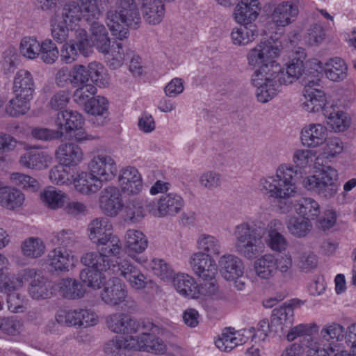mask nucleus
<instances>
[{
	"instance_id": "1",
	"label": "nucleus",
	"mask_w": 356,
	"mask_h": 356,
	"mask_svg": "<svg viewBox=\"0 0 356 356\" xmlns=\"http://www.w3.org/2000/svg\"><path fill=\"white\" fill-rule=\"evenodd\" d=\"M309 151L298 150L293 155L295 168L287 165H280L276 177H269L260 180L263 190L273 198V206L280 213L288 212L291 207L289 198L296 193L295 184L302 177L301 170L307 165Z\"/></svg>"
},
{
	"instance_id": "2",
	"label": "nucleus",
	"mask_w": 356,
	"mask_h": 356,
	"mask_svg": "<svg viewBox=\"0 0 356 356\" xmlns=\"http://www.w3.org/2000/svg\"><path fill=\"white\" fill-rule=\"evenodd\" d=\"M266 232L265 225L261 222H242L236 225L233 232L236 252L249 260L257 257L263 251L262 238Z\"/></svg>"
},
{
	"instance_id": "3",
	"label": "nucleus",
	"mask_w": 356,
	"mask_h": 356,
	"mask_svg": "<svg viewBox=\"0 0 356 356\" xmlns=\"http://www.w3.org/2000/svg\"><path fill=\"white\" fill-rule=\"evenodd\" d=\"M116 9L106 14V24L112 34L119 40L127 38V27L137 29L140 16L136 0H117Z\"/></svg>"
},
{
	"instance_id": "4",
	"label": "nucleus",
	"mask_w": 356,
	"mask_h": 356,
	"mask_svg": "<svg viewBox=\"0 0 356 356\" xmlns=\"http://www.w3.org/2000/svg\"><path fill=\"white\" fill-rule=\"evenodd\" d=\"M281 66L274 59L270 60L256 70L251 81L257 88L256 95L259 102L266 103L272 99L279 90L283 77Z\"/></svg>"
},
{
	"instance_id": "5",
	"label": "nucleus",
	"mask_w": 356,
	"mask_h": 356,
	"mask_svg": "<svg viewBox=\"0 0 356 356\" xmlns=\"http://www.w3.org/2000/svg\"><path fill=\"white\" fill-rule=\"evenodd\" d=\"M337 177V172L334 168L323 165L318 175L305 178L303 185L308 191L317 193L321 197L330 198L338 189Z\"/></svg>"
},
{
	"instance_id": "6",
	"label": "nucleus",
	"mask_w": 356,
	"mask_h": 356,
	"mask_svg": "<svg viewBox=\"0 0 356 356\" xmlns=\"http://www.w3.org/2000/svg\"><path fill=\"white\" fill-rule=\"evenodd\" d=\"M58 130L65 129L67 134L73 136L77 142L95 138L92 135L87 134L83 129L84 120L82 115L75 111L65 110L58 112L55 120Z\"/></svg>"
},
{
	"instance_id": "7",
	"label": "nucleus",
	"mask_w": 356,
	"mask_h": 356,
	"mask_svg": "<svg viewBox=\"0 0 356 356\" xmlns=\"http://www.w3.org/2000/svg\"><path fill=\"white\" fill-rule=\"evenodd\" d=\"M65 21L71 23L83 19L88 23L93 19H98L100 11L96 5L95 1H90V5H83L82 1H70L66 2L60 13H56Z\"/></svg>"
},
{
	"instance_id": "8",
	"label": "nucleus",
	"mask_w": 356,
	"mask_h": 356,
	"mask_svg": "<svg viewBox=\"0 0 356 356\" xmlns=\"http://www.w3.org/2000/svg\"><path fill=\"white\" fill-rule=\"evenodd\" d=\"M315 70L313 73L314 79L306 80L305 88L303 93L306 101L303 103L304 108L309 112H318L322 110L323 115H327L328 107L325 106V93L321 90L316 88L319 86V69Z\"/></svg>"
},
{
	"instance_id": "9",
	"label": "nucleus",
	"mask_w": 356,
	"mask_h": 356,
	"mask_svg": "<svg viewBox=\"0 0 356 356\" xmlns=\"http://www.w3.org/2000/svg\"><path fill=\"white\" fill-rule=\"evenodd\" d=\"M282 43L278 38L270 36L266 41L261 42L248 54V63L251 65H262L267 61L274 59L280 55Z\"/></svg>"
},
{
	"instance_id": "10",
	"label": "nucleus",
	"mask_w": 356,
	"mask_h": 356,
	"mask_svg": "<svg viewBox=\"0 0 356 356\" xmlns=\"http://www.w3.org/2000/svg\"><path fill=\"white\" fill-rule=\"evenodd\" d=\"M184 204L182 197L173 193L163 195L157 204L149 202L146 207L154 216L162 217L167 215L173 216L180 211Z\"/></svg>"
},
{
	"instance_id": "11",
	"label": "nucleus",
	"mask_w": 356,
	"mask_h": 356,
	"mask_svg": "<svg viewBox=\"0 0 356 356\" xmlns=\"http://www.w3.org/2000/svg\"><path fill=\"white\" fill-rule=\"evenodd\" d=\"M146 327H148V330H152L153 332L148 333L144 332L136 337L130 336L131 342L134 343L136 345V348L134 350L139 349L140 350L156 354L164 353L166 350L165 344L154 334V330H157V326L153 323H148V325L143 324V328L145 329Z\"/></svg>"
},
{
	"instance_id": "12",
	"label": "nucleus",
	"mask_w": 356,
	"mask_h": 356,
	"mask_svg": "<svg viewBox=\"0 0 356 356\" xmlns=\"http://www.w3.org/2000/svg\"><path fill=\"white\" fill-rule=\"evenodd\" d=\"M127 293L126 286L122 280L114 277L105 283L101 298L108 305L117 306L125 300Z\"/></svg>"
},
{
	"instance_id": "13",
	"label": "nucleus",
	"mask_w": 356,
	"mask_h": 356,
	"mask_svg": "<svg viewBox=\"0 0 356 356\" xmlns=\"http://www.w3.org/2000/svg\"><path fill=\"white\" fill-rule=\"evenodd\" d=\"M191 264L195 274L200 278L203 280H214L218 268L210 255L203 252L195 253Z\"/></svg>"
},
{
	"instance_id": "14",
	"label": "nucleus",
	"mask_w": 356,
	"mask_h": 356,
	"mask_svg": "<svg viewBox=\"0 0 356 356\" xmlns=\"http://www.w3.org/2000/svg\"><path fill=\"white\" fill-rule=\"evenodd\" d=\"M89 169L103 181L111 180L118 172L113 159L104 155L94 157L89 163Z\"/></svg>"
},
{
	"instance_id": "15",
	"label": "nucleus",
	"mask_w": 356,
	"mask_h": 356,
	"mask_svg": "<svg viewBox=\"0 0 356 356\" xmlns=\"http://www.w3.org/2000/svg\"><path fill=\"white\" fill-rule=\"evenodd\" d=\"M258 0H241L234 9V18L243 26L255 25L259 15Z\"/></svg>"
},
{
	"instance_id": "16",
	"label": "nucleus",
	"mask_w": 356,
	"mask_h": 356,
	"mask_svg": "<svg viewBox=\"0 0 356 356\" xmlns=\"http://www.w3.org/2000/svg\"><path fill=\"white\" fill-rule=\"evenodd\" d=\"M100 204L107 216H116L123 206L120 190L111 186L104 188L102 192Z\"/></svg>"
},
{
	"instance_id": "17",
	"label": "nucleus",
	"mask_w": 356,
	"mask_h": 356,
	"mask_svg": "<svg viewBox=\"0 0 356 356\" xmlns=\"http://www.w3.org/2000/svg\"><path fill=\"white\" fill-rule=\"evenodd\" d=\"M98 19H93L88 24L91 32V47H95L103 54H108L111 47V41L106 27L97 22Z\"/></svg>"
},
{
	"instance_id": "18",
	"label": "nucleus",
	"mask_w": 356,
	"mask_h": 356,
	"mask_svg": "<svg viewBox=\"0 0 356 356\" xmlns=\"http://www.w3.org/2000/svg\"><path fill=\"white\" fill-rule=\"evenodd\" d=\"M47 270L51 273L69 270V267L74 265V257L66 250L55 248L50 252L47 260Z\"/></svg>"
},
{
	"instance_id": "19",
	"label": "nucleus",
	"mask_w": 356,
	"mask_h": 356,
	"mask_svg": "<svg viewBox=\"0 0 356 356\" xmlns=\"http://www.w3.org/2000/svg\"><path fill=\"white\" fill-rule=\"evenodd\" d=\"M297 56L292 58L291 61L288 64L286 71H283V79L282 83L287 85L292 83L295 80L302 76L305 72L307 67L306 63H304L306 55L304 52V49L299 48V50L296 52Z\"/></svg>"
},
{
	"instance_id": "20",
	"label": "nucleus",
	"mask_w": 356,
	"mask_h": 356,
	"mask_svg": "<svg viewBox=\"0 0 356 356\" xmlns=\"http://www.w3.org/2000/svg\"><path fill=\"white\" fill-rule=\"evenodd\" d=\"M220 272L227 280L238 278L243 273V263L242 260L233 254L222 256L220 261Z\"/></svg>"
},
{
	"instance_id": "21",
	"label": "nucleus",
	"mask_w": 356,
	"mask_h": 356,
	"mask_svg": "<svg viewBox=\"0 0 356 356\" xmlns=\"http://www.w3.org/2000/svg\"><path fill=\"white\" fill-rule=\"evenodd\" d=\"M119 180L122 190L127 194L136 195L143 188L141 176L134 167L122 170Z\"/></svg>"
},
{
	"instance_id": "22",
	"label": "nucleus",
	"mask_w": 356,
	"mask_h": 356,
	"mask_svg": "<svg viewBox=\"0 0 356 356\" xmlns=\"http://www.w3.org/2000/svg\"><path fill=\"white\" fill-rule=\"evenodd\" d=\"M298 14V7L292 3L284 1L279 3L271 14L272 22L277 26L284 27L293 21Z\"/></svg>"
},
{
	"instance_id": "23",
	"label": "nucleus",
	"mask_w": 356,
	"mask_h": 356,
	"mask_svg": "<svg viewBox=\"0 0 356 356\" xmlns=\"http://www.w3.org/2000/svg\"><path fill=\"white\" fill-rule=\"evenodd\" d=\"M34 88L35 84L31 74L25 70H19L13 82V92L15 95L24 99L33 98Z\"/></svg>"
},
{
	"instance_id": "24",
	"label": "nucleus",
	"mask_w": 356,
	"mask_h": 356,
	"mask_svg": "<svg viewBox=\"0 0 356 356\" xmlns=\"http://www.w3.org/2000/svg\"><path fill=\"white\" fill-rule=\"evenodd\" d=\"M119 270L130 286L136 290L145 288L149 281L136 266L126 261L119 264Z\"/></svg>"
},
{
	"instance_id": "25",
	"label": "nucleus",
	"mask_w": 356,
	"mask_h": 356,
	"mask_svg": "<svg viewBox=\"0 0 356 356\" xmlns=\"http://www.w3.org/2000/svg\"><path fill=\"white\" fill-rule=\"evenodd\" d=\"M77 191L82 194L95 193L102 187L103 181L91 171L82 172L73 179Z\"/></svg>"
},
{
	"instance_id": "26",
	"label": "nucleus",
	"mask_w": 356,
	"mask_h": 356,
	"mask_svg": "<svg viewBox=\"0 0 356 356\" xmlns=\"http://www.w3.org/2000/svg\"><path fill=\"white\" fill-rule=\"evenodd\" d=\"M59 163L65 167L76 165L82 159L80 147L73 143L61 144L56 152Z\"/></svg>"
},
{
	"instance_id": "27",
	"label": "nucleus",
	"mask_w": 356,
	"mask_h": 356,
	"mask_svg": "<svg viewBox=\"0 0 356 356\" xmlns=\"http://www.w3.org/2000/svg\"><path fill=\"white\" fill-rule=\"evenodd\" d=\"M141 9L144 19L149 24H159L165 14L163 0H143Z\"/></svg>"
},
{
	"instance_id": "28",
	"label": "nucleus",
	"mask_w": 356,
	"mask_h": 356,
	"mask_svg": "<svg viewBox=\"0 0 356 356\" xmlns=\"http://www.w3.org/2000/svg\"><path fill=\"white\" fill-rule=\"evenodd\" d=\"M327 129L320 124H310L301 132V140L304 145L316 147L324 143L326 139Z\"/></svg>"
},
{
	"instance_id": "29",
	"label": "nucleus",
	"mask_w": 356,
	"mask_h": 356,
	"mask_svg": "<svg viewBox=\"0 0 356 356\" xmlns=\"http://www.w3.org/2000/svg\"><path fill=\"white\" fill-rule=\"evenodd\" d=\"M50 157L44 152L31 149L24 153L19 159L22 166L32 169L42 170L47 168Z\"/></svg>"
},
{
	"instance_id": "30",
	"label": "nucleus",
	"mask_w": 356,
	"mask_h": 356,
	"mask_svg": "<svg viewBox=\"0 0 356 356\" xmlns=\"http://www.w3.org/2000/svg\"><path fill=\"white\" fill-rule=\"evenodd\" d=\"M136 348L130 339L115 338L108 341L104 346L106 356H131L130 350Z\"/></svg>"
},
{
	"instance_id": "31",
	"label": "nucleus",
	"mask_w": 356,
	"mask_h": 356,
	"mask_svg": "<svg viewBox=\"0 0 356 356\" xmlns=\"http://www.w3.org/2000/svg\"><path fill=\"white\" fill-rule=\"evenodd\" d=\"M60 295L65 298L75 300L82 298L85 294L83 285L77 280L66 278L62 279L58 283Z\"/></svg>"
},
{
	"instance_id": "32",
	"label": "nucleus",
	"mask_w": 356,
	"mask_h": 356,
	"mask_svg": "<svg viewBox=\"0 0 356 356\" xmlns=\"http://www.w3.org/2000/svg\"><path fill=\"white\" fill-rule=\"evenodd\" d=\"M175 289L183 296L189 298H198L197 284L194 278L185 274H178L173 277Z\"/></svg>"
},
{
	"instance_id": "33",
	"label": "nucleus",
	"mask_w": 356,
	"mask_h": 356,
	"mask_svg": "<svg viewBox=\"0 0 356 356\" xmlns=\"http://www.w3.org/2000/svg\"><path fill=\"white\" fill-rule=\"evenodd\" d=\"M346 71V63L340 58H332L325 63V67L323 66V72L326 77L333 81L343 80L347 76Z\"/></svg>"
},
{
	"instance_id": "34",
	"label": "nucleus",
	"mask_w": 356,
	"mask_h": 356,
	"mask_svg": "<svg viewBox=\"0 0 356 356\" xmlns=\"http://www.w3.org/2000/svg\"><path fill=\"white\" fill-rule=\"evenodd\" d=\"M96 244L98 245L99 251L106 258L110 256H117L121 250L120 239L111 232L104 235V237L99 238Z\"/></svg>"
},
{
	"instance_id": "35",
	"label": "nucleus",
	"mask_w": 356,
	"mask_h": 356,
	"mask_svg": "<svg viewBox=\"0 0 356 356\" xmlns=\"http://www.w3.org/2000/svg\"><path fill=\"white\" fill-rule=\"evenodd\" d=\"M259 35L256 25L243 26L234 28L231 33L232 40L234 44L245 45L254 40Z\"/></svg>"
},
{
	"instance_id": "36",
	"label": "nucleus",
	"mask_w": 356,
	"mask_h": 356,
	"mask_svg": "<svg viewBox=\"0 0 356 356\" xmlns=\"http://www.w3.org/2000/svg\"><path fill=\"white\" fill-rule=\"evenodd\" d=\"M29 293L35 300L48 299L53 296V285L43 276L38 277L29 286Z\"/></svg>"
},
{
	"instance_id": "37",
	"label": "nucleus",
	"mask_w": 356,
	"mask_h": 356,
	"mask_svg": "<svg viewBox=\"0 0 356 356\" xmlns=\"http://www.w3.org/2000/svg\"><path fill=\"white\" fill-rule=\"evenodd\" d=\"M126 246L129 254L141 253L147 247V240L140 231L129 229L126 234Z\"/></svg>"
},
{
	"instance_id": "38",
	"label": "nucleus",
	"mask_w": 356,
	"mask_h": 356,
	"mask_svg": "<svg viewBox=\"0 0 356 356\" xmlns=\"http://www.w3.org/2000/svg\"><path fill=\"white\" fill-rule=\"evenodd\" d=\"M294 207L297 213L308 220L316 218L320 213L318 203L310 197H302L297 200Z\"/></svg>"
},
{
	"instance_id": "39",
	"label": "nucleus",
	"mask_w": 356,
	"mask_h": 356,
	"mask_svg": "<svg viewBox=\"0 0 356 356\" xmlns=\"http://www.w3.org/2000/svg\"><path fill=\"white\" fill-rule=\"evenodd\" d=\"M256 274L261 279H270L275 272V256L265 254L254 264Z\"/></svg>"
},
{
	"instance_id": "40",
	"label": "nucleus",
	"mask_w": 356,
	"mask_h": 356,
	"mask_svg": "<svg viewBox=\"0 0 356 356\" xmlns=\"http://www.w3.org/2000/svg\"><path fill=\"white\" fill-rule=\"evenodd\" d=\"M24 200L23 193L15 188L6 187L0 191V204L8 209L19 207Z\"/></svg>"
},
{
	"instance_id": "41",
	"label": "nucleus",
	"mask_w": 356,
	"mask_h": 356,
	"mask_svg": "<svg viewBox=\"0 0 356 356\" xmlns=\"http://www.w3.org/2000/svg\"><path fill=\"white\" fill-rule=\"evenodd\" d=\"M103 271L98 269L86 268L81 270L79 278L88 287L92 289H99L105 280Z\"/></svg>"
},
{
	"instance_id": "42",
	"label": "nucleus",
	"mask_w": 356,
	"mask_h": 356,
	"mask_svg": "<svg viewBox=\"0 0 356 356\" xmlns=\"http://www.w3.org/2000/svg\"><path fill=\"white\" fill-rule=\"evenodd\" d=\"M81 263L90 269L106 270L109 268V259L99 252H88L81 258Z\"/></svg>"
},
{
	"instance_id": "43",
	"label": "nucleus",
	"mask_w": 356,
	"mask_h": 356,
	"mask_svg": "<svg viewBox=\"0 0 356 356\" xmlns=\"http://www.w3.org/2000/svg\"><path fill=\"white\" fill-rule=\"evenodd\" d=\"M286 226L289 232L297 237L305 236L312 228L309 220L297 216L290 217L287 220Z\"/></svg>"
},
{
	"instance_id": "44",
	"label": "nucleus",
	"mask_w": 356,
	"mask_h": 356,
	"mask_svg": "<svg viewBox=\"0 0 356 356\" xmlns=\"http://www.w3.org/2000/svg\"><path fill=\"white\" fill-rule=\"evenodd\" d=\"M51 31L53 38L58 42L63 43L68 38L69 27L67 22L60 15H54L51 19Z\"/></svg>"
},
{
	"instance_id": "45",
	"label": "nucleus",
	"mask_w": 356,
	"mask_h": 356,
	"mask_svg": "<svg viewBox=\"0 0 356 356\" xmlns=\"http://www.w3.org/2000/svg\"><path fill=\"white\" fill-rule=\"evenodd\" d=\"M234 328L226 327L221 336L216 341V347L223 351L229 352L239 344H241V339L235 337Z\"/></svg>"
},
{
	"instance_id": "46",
	"label": "nucleus",
	"mask_w": 356,
	"mask_h": 356,
	"mask_svg": "<svg viewBox=\"0 0 356 356\" xmlns=\"http://www.w3.org/2000/svg\"><path fill=\"white\" fill-rule=\"evenodd\" d=\"M344 328L337 323H332L323 326L321 330L320 336L324 341L334 344L343 337Z\"/></svg>"
},
{
	"instance_id": "47",
	"label": "nucleus",
	"mask_w": 356,
	"mask_h": 356,
	"mask_svg": "<svg viewBox=\"0 0 356 356\" xmlns=\"http://www.w3.org/2000/svg\"><path fill=\"white\" fill-rule=\"evenodd\" d=\"M111 227V225L108 223L107 218H99L93 220L88 226L90 240L96 243L99 238L108 234Z\"/></svg>"
},
{
	"instance_id": "48",
	"label": "nucleus",
	"mask_w": 356,
	"mask_h": 356,
	"mask_svg": "<svg viewBox=\"0 0 356 356\" xmlns=\"http://www.w3.org/2000/svg\"><path fill=\"white\" fill-rule=\"evenodd\" d=\"M144 217L141 202L137 200L129 201L123 210V218L127 222L133 223L140 221Z\"/></svg>"
},
{
	"instance_id": "49",
	"label": "nucleus",
	"mask_w": 356,
	"mask_h": 356,
	"mask_svg": "<svg viewBox=\"0 0 356 356\" xmlns=\"http://www.w3.org/2000/svg\"><path fill=\"white\" fill-rule=\"evenodd\" d=\"M327 124H330L335 131H344L350 125V118L343 111L330 112L327 111Z\"/></svg>"
},
{
	"instance_id": "50",
	"label": "nucleus",
	"mask_w": 356,
	"mask_h": 356,
	"mask_svg": "<svg viewBox=\"0 0 356 356\" xmlns=\"http://www.w3.org/2000/svg\"><path fill=\"white\" fill-rule=\"evenodd\" d=\"M119 56L116 58H113V62H116L117 66H120L124 61L130 60L129 70L134 76H140L143 73V67L140 64V60L139 56L134 55V52L129 51L126 54L121 56L120 51H118Z\"/></svg>"
},
{
	"instance_id": "51",
	"label": "nucleus",
	"mask_w": 356,
	"mask_h": 356,
	"mask_svg": "<svg viewBox=\"0 0 356 356\" xmlns=\"http://www.w3.org/2000/svg\"><path fill=\"white\" fill-rule=\"evenodd\" d=\"M32 98L24 99L15 95V97L10 100L6 107V113L12 117H17L25 114L30 108L29 102Z\"/></svg>"
},
{
	"instance_id": "52",
	"label": "nucleus",
	"mask_w": 356,
	"mask_h": 356,
	"mask_svg": "<svg viewBox=\"0 0 356 356\" xmlns=\"http://www.w3.org/2000/svg\"><path fill=\"white\" fill-rule=\"evenodd\" d=\"M24 255L31 258H38L44 252V245L38 238H29L22 244Z\"/></svg>"
},
{
	"instance_id": "53",
	"label": "nucleus",
	"mask_w": 356,
	"mask_h": 356,
	"mask_svg": "<svg viewBox=\"0 0 356 356\" xmlns=\"http://www.w3.org/2000/svg\"><path fill=\"white\" fill-rule=\"evenodd\" d=\"M108 102L102 96L92 97L85 102V111L92 115H103L108 110Z\"/></svg>"
},
{
	"instance_id": "54",
	"label": "nucleus",
	"mask_w": 356,
	"mask_h": 356,
	"mask_svg": "<svg viewBox=\"0 0 356 356\" xmlns=\"http://www.w3.org/2000/svg\"><path fill=\"white\" fill-rule=\"evenodd\" d=\"M293 311L284 303L280 307L275 308L271 315V326L274 325L291 324L293 321Z\"/></svg>"
},
{
	"instance_id": "55",
	"label": "nucleus",
	"mask_w": 356,
	"mask_h": 356,
	"mask_svg": "<svg viewBox=\"0 0 356 356\" xmlns=\"http://www.w3.org/2000/svg\"><path fill=\"white\" fill-rule=\"evenodd\" d=\"M296 258V264L300 271L311 273L316 268L318 259L312 252H300Z\"/></svg>"
},
{
	"instance_id": "56",
	"label": "nucleus",
	"mask_w": 356,
	"mask_h": 356,
	"mask_svg": "<svg viewBox=\"0 0 356 356\" xmlns=\"http://www.w3.org/2000/svg\"><path fill=\"white\" fill-rule=\"evenodd\" d=\"M39 55L44 63L52 64L57 60L59 51L51 40L46 39L40 44Z\"/></svg>"
},
{
	"instance_id": "57",
	"label": "nucleus",
	"mask_w": 356,
	"mask_h": 356,
	"mask_svg": "<svg viewBox=\"0 0 356 356\" xmlns=\"http://www.w3.org/2000/svg\"><path fill=\"white\" fill-rule=\"evenodd\" d=\"M65 195L60 191H57L54 188L45 190L41 194L42 202L49 208L55 209L61 207L64 204Z\"/></svg>"
},
{
	"instance_id": "58",
	"label": "nucleus",
	"mask_w": 356,
	"mask_h": 356,
	"mask_svg": "<svg viewBox=\"0 0 356 356\" xmlns=\"http://www.w3.org/2000/svg\"><path fill=\"white\" fill-rule=\"evenodd\" d=\"M89 81L90 80L93 83L99 86L104 87L106 83L104 78V66L97 62L90 63L86 67Z\"/></svg>"
},
{
	"instance_id": "59",
	"label": "nucleus",
	"mask_w": 356,
	"mask_h": 356,
	"mask_svg": "<svg viewBox=\"0 0 356 356\" xmlns=\"http://www.w3.org/2000/svg\"><path fill=\"white\" fill-rule=\"evenodd\" d=\"M40 47V44L35 38L24 37L20 42V52L24 56L33 59L39 56Z\"/></svg>"
},
{
	"instance_id": "60",
	"label": "nucleus",
	"mask_w": 356,
	"mask_h": 356,
	"mask_svg": "<svg viewBox=\"0 0 356 356\" xmlns=\"http://www.w3.org/2000/svg\"><path fill=\"white\" fill-rule=\"evenodd\" d=\"M199 248L204 250L205 254L218 255L220 252V245L218 239L211 235H203L198 240Z\"/></svg>"
},
{
	"instance_id": "61",
	"label": "nucleus",
	"mask_w": 356,
	"mask_h": 356,
	"mask_svg": "<svg viewBox=\"0 0 356 356\" xmlns=\"http://www.w3.org/2000/svg\"><path fill=\"white\" fill-rule=\"evenodd\" d=\"M10 180L13 184L31 191H35L39 188L38 181L24 174L15 172L10 175Z\"/></svg>"
},
{
	"instance_id": "62",
	"label": "nucleus",
	"mask_w": 356,
	"mask_h": 356,
	"mask_svg": "<svg viewBox=\"0 0 356 356\" xmlns=\"http://www.w3.org/2000/svg\"><path fill=\"white\" fill-rule=\"evenodd\" d=\"M49 177L53 183L62 185L71 183L73 176L69 174L65 165L60 163L50 170Z\"/></svg>"
},
{
	"instance_id": "63",
	"label": "nucleus",
	"mask_w": 356,
	"mask_h": 356,
	"mask_svg": "<svg viewBox=\"0 0 356 356\" xmlns=\"http://www.w3.org/2000/svg\"><path fill=\"white\" fill-rule=\"evenodd\" d=\"M63 134L60 130H52L47 128L35 127L31 130V136L37 140L51 141L60 138Z\"/></svg>"
},
{
	"instance_id": "64",
	"label": "nucleus",
	"mask_w": 356,
	"mask_h": 356,
	"mask_svg": "<svg viewBox=\"0 0 356 356\" xmlns=\"http://www.w3.org/2000/svg\"><path fill=\"white\" fill-rule=\"evenodd\" d=\"M199 181L204 188L212 190L220 186L222 176L215 171H207L200 177Z\"/></svg>"
}]
</instances>
